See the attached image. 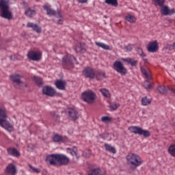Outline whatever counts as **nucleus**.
Instances as JSON below:
<instances>
[{
	"instance_id": "obj_16",
	"label": "nucleus",
	"mask_w": 175,
	"mask_h": 175,
	"mask_svg": "<svg viewBox=\"0 0 175 175\" xmlns=\"http://www.w3.org/2000/svg\"><path fill=\"white\" fill-rule=\"evenodd\" d=\"M55 85L56 86V88H57V90L65 91V90L66 89L67 83L66 81L57 79L55 81Z\"/></svg>"
},
{
	"instance_id": "obj_32",
	"label": "nucleus",
	"mask_w": 175,
	"mask_h": 175,
	"mask_svg": "<svg viewBox=\"0 0 175 175\" xmlns=\"http://www.w3.org/2000/svg\"><path fill=\"white\" fill-rule=\"evenodd\" d=\"M154 2V6H159V8H162L163 5H165V2L166 0H152Z\"/></svg>"
},
{
	"instance_id": "obj_14",
	"label": "nucleus",
	"mask_w": 175,
	"mask_h": 175,
	"mask_svg": "<svg viewBox=\"0 0 175 175\" xmlns=\"http://www.w3.org/2000/svg\"><path fill=\"white\" fill-rule=\"evenodd\" d=\"M161 13L163 16H172L175 13V9H170L167 5H163L161 9Z\"/></svg>"
},
{
	"instance_id": "obj_40",
	"label": "nucleus",
	"mask_w": 175,
	"mask_h": 175,
	"mask_svg": "<svg viewBox=\"0 0 175 175\" xmlns=\"http://www.w3.org/2000/svg\"><path fill=\"white\" fill-rule=\"evenodd\" d=\"M101 173L102 171H100V169H94L92 170V172L88 175H102Z\"/></svg>"
},
{
	"instance_id": "obj_24",
	"label": "nucleus",
	"mask_w": 175,
	"mask_h": 175,
	"mask_svg": "<svg viewBox=\"0 0 175 175\" xmlns=\"http://www.w3.org/2000/svg\"><path fill=\"white\" fill-rule=\"evenodd\" d=\"M141 72L144 74L147 80H151V74L150 71L146 68V67H141Z\"/></svg>"
},
{
	"instance_id": "obj_12",
	"label": "nucleus",
	"mask_w": 175,
	"mask_h": 175,
	"mask_svg": "<svg viewBox=\"0 0 175 175\" xmlns=\"http://www.w3.org/2000/svg\"><path fill=\"white\" fill-rule=\"evenodd\" d=\"M5 173L6 175H16L17 174V167L13 163H10L6 167Z\"/></svg>"
},
{
	"instance_id": "obj_27",
	"label": "nucleus",
	"mask_w": 175,
	"mask_h": 175,
	"mask_svg": "<svg viewBox=\"0 0 175 175\" xmlns=\"http://www.w3.org/2000/svg\"><path fill=\"white\" fill-rule=\"evenodd\" d=\"M66 151L68 154H71V155L72 157H75V158H77V159H79V158H80V155H78L77 152L76 151V150L72 149V148H67Z\"/></svg>"
},
{
	"instance_id": "obj_17",
	"label": "nucleus",
	"mask_w": 175,
	"mask_h": 175,
	"mask_svg": "<svg viewBox=\"0 0 175 175\" xmlns=\"http://www.w3.org/2000/svg\"><path fill=\"white\" fill-rule=\"evenodd\" d=\"M148 53H157L158 51V41L150 42L147 47Z\"/></svg>"
},
{
	"instance_id": "obj_48",
	"label": "nucleus",
	"mask_w": 175,
	"mask_h": 175,
	"mask_svg": "<svg viewBox=\"0 0 175 175\" xmlns=\"http://www.w3.org/2000/svg\"><path fill=\"white\" fill-rule=\"evenodd\" d=\"M126 51H131V50H133V48L132 47V45H128L125 47Z\"/></svg>"
},
{
	"instance_id": "obj_42",
	"label": "nucleus",
	"mask_w": 175,
	"mask_h": 175,
	"mask_svg": "<svg viewBox=\"0 0 175 175\" xmlns=\"http://www.w3.org/2000/svg\"><path fill=\"white\" fill-rule=\"evenodd\" d=\"M126 20L127 21H129V23H135V21H136V19L132 15H129V16H126Z\"/></svg>"
},
{
	"instance_id": "obj_37",
	"label": "nucleus",
	"mask_w": 175,
	"mask_h": 175,
	"mask_svg": "<svg viewBox=\"0 0 175 175\" xmlns=\"http://www.w3.org/2000/svg\"><path fill=\"white\" fill-rule=\"evenodd\" d=\"M159 94H166V92H167L168 89L167 88L165 87V86H159L158 88H157Z\"/></svg>"
},
{
	"instance_id": "obj_35",
	"label": "nucleus",
	"mask_w": 175,
	"mask_h": 175,
	"mask_svg": "<svg viewBox=\"0 0 175 175\" xmlns=\"http://www.w3.org/2000/svg\"><path fill=\"white\" fill-rule=\"evenodd\" d=\"M57 17L59 18V20H57V23L59 24V25L64 24V18H62V14H61V10H58Z\"/></svg>"
},
{
	"instance_id": "obj_47",
	"label": "nucleus",
	"mask_w": 175,
	"mask_h": 175,
	"mask_svg": "<svg viewBox=\"0 0 175 175\" xmlns=\"http://www.w3.org/2000/svg\"><path fill=\"white\" fill-rule=\"evenodd\" d=\"M167 90L170 91L171 94H175V85L173 87L167 86Z\"/></svg>"
},
{
	"instance_id": "obj_13",
	"label": "nucleus",
	"mask_w": 175,
	"mask_h": 175,
	"mask_svg": "<svg viewBox=\"0 0 175 175\" xmlns=\"http://www.w3.org/2000/svg\"><path fill=\"white\" fill-rule=\"evenodd\" d=\"M56 92L55 89L51 86H45L42 88V93L47 96H54Z\"/></svg>"
},
{
	"instance_id": "obj_39",
	"label": "nucleus",
	"mask_w": 175,
	"mask_h": 175,
	"mask_svg": "<svg viewBox=\"0 0 175 175\" xmlns=\"http://www.w3.org/2000/svg\"><path fill=\"white\" fill-rule=\"evenodd\" d=\"M168 152L172 157H175V145H171L168 148Z\"/></svg>"
},
{
	"instance_id": "obj_29",
	"label": "nucleus",
	"mask_w": 175,
	"mask_h": 175,
	"mask_svg": "<svg viewBox=\"0 0 175 175\" xmlns=\"http://www.w3.org/2000/svg\"><path fill=\"white\" fill-rule=\"evenodd\" d=\"M123 61H124V62H127V64H129L132 66H137V60H134L131 58H126L123 59Z\"/></svg>"
},
{
	"instance_id": "obj_22",
	"label": "nucleus",
	"mask_w": 175,
	"mask_h": 175,
	"mask_svg": "<svg viewBox=\"0 0 175 175\" xmlns=\"http://www.w3.org/2000/svg\"><path fill=\"white\" fill-rule=\"evenodd\" d=\"M28 28H32L33 31L37 32V33H40L42 32V27H39L37 24L33 23H27Z\"/></svg>"
},
{
	"instance_id": "obj_2",
	"label": "nucleus",
	"mask_w": 175,
	"mask_h": 175,
	"mask_svg": "<svg viewBox=\"0 0 175 175\" xmlns=\"http://www.w3.org/2000/svg\"><path fill=\"white\" fill-rule=\"evenodd\" d=\"M7 117L6 110L0 108V125L2 128L8 131V132H12L13 131V125L5 120Z\"/></svg>"
},
{
	"instance_id": "obj_18",
	"label": "nucleus",
	"mask_w": 175,
	"mask_h": 175,
	"mask_svg": "<svg viewBox=\"0 0 175 175\" xmlns=\"http://www.w3.org/2000/svg\"><path fill=\"white\" fill-rule=\"evenodd\" d=\"M68 116L72 121H76L77 120H79L80 114H79V112L76 111V109H70L68 111Z\"/></svg>"
},
{
	"instance_id": "obj_3",
	"label": "nucleus",
	"mask_w": 175,
	"mask_h": 175,
	"mask_svg": "<svg viewBox=\"0 0 175 175\" xmlns=\"http://www.w3.org/2000/svg\"><path fill=\"white\" fill-rule=\"evenodd\" d=\"M126 159L128 165H132L133 166H135V167L143 164V160H142V158L135 153H129L126 157Z\"/></svg>"
},
{
	"instance_id": "obj_51",
	"label": "nucleus",
	"mask_w": 175,
	"mask_h": 175,
	"mask_svg": "<svg viewBox=\"0 0 175 175\" xmlns=\"http://www.w3.org/2000/svg\"><path fill=\"white\" fill-rule=\"evenodd\" d=\"M170 49H172V50L175 49V42L173 43L172 45H170Z\"/></svg>"
},
{
	"instance_id": "obj_4",
	"label": "nucleus",
	"mask_w": 175,
	"mask_h": 175,
	"mask_svg": "<svg viewBox=\"0 0 175 175\" xmlns=\"http://www.w3.org/2000/svg\"><path fill=\"white\" fill-rule=\"evenodd\" d=\"M128 129L131 133L139 135V136H143L144 137H150L151 136V133L149 131L142 129V127L137 126H131Z\"/></svg>"
},
{
	"instance_id": "obj_45",
	"label": "nucleus",
	"mask_w": 175,
	"mask_h": 175,
	"mask_svg": "<svg viewBox=\"0 0 175 175\" xmlns=\"http://www.w3.org/2000/svg\"><path fill=\"white\" fill-rule=\"evenodd\" d=\"M29 167H30V169H31V170L34 172V173H39L40 172V170L32 166V165L29 164Z\"/></svg>"
},
{
	"instance_id": "obj_9",
	"label": "nucleus",
	"mask_w": 175,
	"mask_h": 175,
	"mask_svg": "<svg viewBox=\"0 0 175 175\" xmlns=\"http://www.w3.org/2000/svg\"><path fill=\"white\" fill-rule=\"evenodd\" d=\"M83 75L86 79H95V70L91 67H87L83 70Z\"/></svg>"
},
{
	"instance_id": "obj_28",
	"label": "nucleus",
	"mask_w": 175,
	"mask_h": 175,
	"mask_svg": "<svg viewBox=\"0 0 175 175\" xmlns=\"http://www.w3.org/2000/svg\"><path fill=\"white\" fill-rule=\"evenodd\" d=\"M105 148L107 151H109V152H112V154H116L117 152V150H116V148L113 146H111L109 144H105Z\"/></svg>"
},
{
	"instance_id": "obj_1",
	"label": "nucleus",
	"mask_w": 175,
	"mask_h": 175,
	"mask_svg": "<svg viewBox=\"0 0 175 175\" xmlns=\"http://www.w3.org/2000/svg\"><path fill=\"white\" fill-rule=\"evenodd\" d=\"M9 0H0L1 16L7 20L13 19V14L9 7Z\"/></svg>"
},
{
	"instance_id": "obj_46",
	"label": "nucleus",
	"mask_w": 175,
	"mask_h": 175,
	"mask_svg": "<svg viewBox=\"0 0 175 175\" xmlns=\"http://www.w3.org/2000/svg\"><path fill=\"white\" fill-rule=\"evenodd\" d=\"M85 158H90L91 157V150H86L83 154Z\"/></svg>"
},
{
	"instance_id": "obj_7",
	"label": "nucleus",
	"mask_w": 175,
	"mask_h": 175,
	"mask_svg": "<svg viewBox=\"0 0 175 175\" xmlns=\"http://www.w3.org/2000/svg\"><path fill=\"white\" fill-rule=\"evenodd\" d=\"M10 79L13 82L15 88H21V85H25V87H27V85H25V83L21 81V75L18 74L11 75Z\"/></svg>"
},
{
	"instance_id": "obj_8",
	"label": "nucleus",
	"mask_w": 175,
	"mask_h": 175,
	"mask_svg": "<svg viewBox=\"0 0 175 175\" xmlns=\"http://www.w3.org/2000/svg\"><path fill=\"white\" fill-rule=\"evenodd\" d=\"M113 68L118 73H120L122 76L125 75V74L128 72V70L124 66V64H122V62L120 61H115L113 62Z\"/></svg>"
},
{
	"instance_id": "obj_5",
	"label": "nucleus",
	"mask_w": 175,
	"mask_h": 175,
	"mask_svg": "<svg viewBox=\"0 0 175 175\" xmlns=\"http://www.w3.org/2000/svg\"><path fill=\"white\" fill-rule=\"evenodd\" d=\"M73 64H77L76 62V57L75 56L68 54L65 55L62 59V66L66 68H73Z\"/></svg>"
},
{
	"instance_id": "obj_44",
	"label": "nucleus",
	"mask_w": 175,
	"mask_h": 175,
	"mask_svg": "<svg viewBox=\"0 0 175 175\" xmlns=\"http://www.w3.org/2000/svg\"><path fill=\"white\" fill-rule=\"evenodd\" d=\"M118 107H120V104H117V103H115L110 105L111 110H117Z\"/></svg>"
},
{
	"instance_id": "obj_52",
	"label": "nucleus",
	"mask_w": 175,
	"mask_h": 175,
	"mask_svg": "<svg viewBox=\"0 0 175 175\" xmlns=\"http://www.w3.org/2000/svg\"><path fill=\"white\" fill-rule=\"evenodd\" d=\"M28 147H29V148H33L35 146H33L32 144H29Z\"/></svg>"
},
{
	"instance_id": "obj_38",
	"label": "nucleus",
	"mask_w": 175,
	"mask_h": 175,
	"mask_svg": "<svg viewBox=\"0 0 175 175\" xmlns=\"http://www.w3.org/2000/svg\"><path fill=\"white\" fill-rule=\"evenodd\" d=\"M143 86L146 90H151V88H152V85L150 83L148 79L144 82Z\"/></svg>"
},
{
	"instance_id": "obj_21",
	"label": "nucleus",
	"mask_w": 175,
	"mask_h": 175,
	"mask_svg": "<svg viewBox=\"0 0 175 175\" xmlns=\"http://www.w3.org/2000/svg\"><path fill=\"white\" fill-rule=\"evenodd\" d=\"M75 50L76 53H84L86 51L85 44L83 43H78L75 46Z\"/></svg>"
},
{
	"instance_id": "obj_26",
	"label": "nucleus",
	"mask_w": 175,
	"mask_h": 175,
	"mask_svg": "<svg viewBox=\"0 0 175 175\" xmlns=\"http://www.w3.org/2000/svg\"><path fill=\"white\" fill-rule=\"evenodd\" d=\"M95 44L98 46V47H101V49H103V50H111V48H110V46L100 42H95Z\"/></svg>"
},
{
	"instance_id": "obj_23",
	"label": "nucleus",
	"mask_w": 175,
	"mask_h": 175,
	"mask_svg": "<svg viewBox=\"0 0 175 175\" xmlns=\"http://www.w3.org/2000/svg\"><path fill=\"white\" fill-rule=\"evenodd\" d=\"M43 9L44 10L46 11V13L49 14V16H55L57 14L55 10H54L53 8H49L47 5H43Z\"/></svg>"
},
{
	"instance_id": "obj_11",
	"label": "nucleus",
	"mask_w": 175,
	"mask_h": 175,
	"mask_svg": "<svg viewBox=\"0 0 175 175\" xmlns=\"http://www.w3.org/2000/svg\"><path fill=\"white\" fill-rule=\"evenodd\" d=\"M46 162L49 165L55 166V165H57V163H58V154H53L47 156L46 159Z\"/></svg>"
},
{
	"instance_id": "obj_6",
	"label": "nucleus",
	"mask_w": 175,
	"mask_h": 175,
	"mask_svg": "<svg viewBox=\"0 0 175 175\" xmlns=\"http://www.w3.org/2000/svg\"><path fill=\"white\" fill-rule=\"evenodd\" d=\"M82 99L87 103H94L96 99V94L91 90L84 92L82 93Z\"/></svg>"
},
{
	"instance_id": "obj_30",
	"label": "nucleus",
	"mask_w": 175,
	"mask_h": 175,
	"mask_svg": "<svg viewBox=\"0 0 175 175\" xmlns=\"http://www.w3.org/2000/svg\"><path fill=\"white\" fill-rule=\"evenodd\" d=\"M105 3H107V5H109L110 6H115V8L118 6V0H105Z\"/></svg>"
},
{
	"instance_id": "obj_43",
	"label": "nucleus",
	"mask_w": 175,
	"mask_h": 175,
	"mask_svg": "<svg viewBox=\"0 0 175 175\" xmlns=\"http://www.w3.org/2000/svg\"><path fill=\"white\" fill-rule=\"evenodd\" d=\"M101 121L103 122H110V121H111V118L109 116H104L101 118Z\"/></svg>"
},
{
	"instance_id": "obj_19",
	"label": "nucleus",
	"mask_w": 175,
	"mask_h": 175,
	"mask_svg": "<svg viewBox=\"0 0 175 175\" xmlns=\"http://www.w3.org/2000/svg\"><path fill=\"white\" fill-rule=\"evenodd\" d=\"M7 152L8 155H11V157H16V158H18L21 154H20V152L16 149V148H9L7 149Z\"/></svg>"
},
{
	"instance_id": "obj_33",
	"label": "nucleus",
	"mask_w": 175,
	"mask_h": 175,
	"mask_svg": "<svg viewBox=\"0 0 175 175\" xmlns=\"http://www.w3.org/2000/svg\"><path fill=\"white\" fill-rule=\"evenodd\" d=\"M63 140H64V137H62V136H61L58 134H55L53 137V141L55 143H59V142H62Z\"/></svg>"
},
{
	"instance_id": "obj_50",
	"label": "nucleus",
	"mask_w": 175,
	"mask_h": 175,
	"mask_svg": "<svg viewBox=\"0 0 175 175\" xmlns=\"http://www.w3.org/2000/svg\"><path fill=\"white\" fill-rule=\"evenodd\" d=\"M79 3H87L88 0H77Z\"/></svg>"
},
{
	"instance_id": "obj_25",
	"label": "nucleus",
	"mask_w": 175,
	"mask_h": 175,
	"mask_svg": "<svg viewBox=\"0 0 175 175\" xmlns=\"http://www.w3.org/2000/svg\"><path fill=\"white\" fill-rule=\"evenodd\" d=\"M25 14L27 17L32 18L36 15V11L29 8L26 9Z\"/></svg>"
},
{
	"instance_id": "obj_41",
	"label": "nucleus",
	"mask_w": 175,
	"mask_h": 175,
	"mask_svg": "<svg viewBox=\"0 0 175 175\" xmlns=\"http://www.w3.org/2000/svg\"><path fill=\"white\" fill-rule=\"evenodd\" d=\"M53 118L55 120V122H59V115L55 113V111L51 112Z\"/></svg>"
},
{
	"instance_id": "obj_36",
	"label": "nucleus",
	"mask_w": 175,
	"mask_h": 175,
	"mask_svg": "<svg viewBox=\"0 0 175 175\" xmlns=\"http://www.w3.org/2000/svg\"><path fill=\"white\" fill-rule=\"evenodd\" d=\"M151 103V99L147 98V96L143 97L142 99V104L143 106H147Z\"/></svg>"
},
{
	"instance_id": "obj_34",
	"label": "nucleus",
	"mask_w": 175,
	"mask_h": 175,
	"mask_svg": "<svg viewBox=\"0 0 175 175\" xmlns=\"http://www.w3.org/2000/svg\"><path fill=\"white\" fill-rule=\"evenodd\" d=\"M100 92H101L105 98H110L111 96L110 92L106 89H100Z\"/></svg>"
},
{
	"instance_id": "obj_31",
	"label": "nucleus",
	"mask_w": 175,
	"mask_h": 175,
	"mask_svg": "<svg viewBox=\"0 0 175 175\" xmlns=\"http://www.w3.org/2000/svg\"><path fill=\"white\" fill-rule=\"evenodd\" d=\"M33 80L35 81L36 85L40 87V85H43V79L42 78H39L36 76L33 77Z\"/></svg>"
},
{
	"instance_id": "obj_20",
	"label": "nucleus",
	"mask_w": 175,
	"mask_h": 175,
	"mask_svg": "<svg viewBox=\"0 0 175 175\" xmlns=\"http://www.w3.org/2000/svg\"><path fill=\"white\" fill-rule=\"evenodd\" d=\"M94 79L98 81L99 80H102V79H106V72L100 70H98L97 72L95 71Z\"/></svg>"
},
{
	"instance_id": "obj_15",
	"label": "nucleus",
	"mask_w": 175,
	"mask_h": 175,
	"mask_svg": "<svg viewBox=\"0 0 175 175\" xmlns=\"http://www.w3.org/2000/svg\"><path fill=\"white\" fill-rule=\"evenodd\" d=\"M57 162L59 165H68L70 159L65 154H57Z\"/></svg>"
},
{
	"instance_id": "obj_53",
	"label": "nucleus",
	"mask_w": 175,
	"mask_h": 175,
	"mask_svg": "<svg viewBox=\"0 0 175 175\" xmlns=\"http://www.w3.org/2000/svg\"><path fill=\"white\" fill-rule=\"evenodd\" d=\"M144 61H145V62H147L148 59H145V58H143Z\"/></svg>"
},
{
	"instance_id": "obj_49",
	"label": "nucleus",
	"mask_w": 175,
	"mask_h": 175,
	"mask_svg": "<svg viewBox=\"0 0 175 175\" xmlns=\"http://www.w3.org/2000/svg\"><path fill=\"white\" fill-rule=\"evenodd\" d=\"M139 55H141L142 57H146V54H144V52H143L142 49H140L139 52Z\"/></svg>"
},
{
	"instance_id": "obj_10",
	"label": "nucleus",
	"mask_w": 175,
	"mask_h": 175,
	"mask_svg": "<svg viewBox=\"0 0 175 175\" xmlns=\"http://www.w3.org/2000/svg\"><path fill=\"white\" fill-rule=\"evenodd\" d=\"M27 57L31 61H40L42 58V54L33 51H29L27 53Z\"/></svg>"
}]
</instances>
